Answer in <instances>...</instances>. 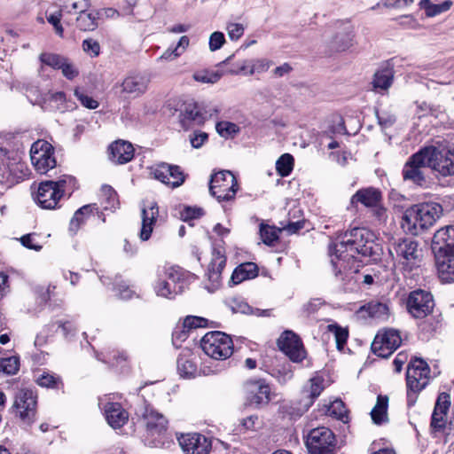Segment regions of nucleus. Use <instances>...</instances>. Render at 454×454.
<instances>
[{"label":"nucleus","mask_w":454,"mask_h":454,"mask_svg":"<svg viewBox=\"0 0 454 454\" xmlns=\"http://www.w3.org/2000/svg\"><path fill=\"white\" fill-rule=\"evenodd\" d=\"M364 308L371 317L383 321L388 318L389 309L386 303L372 301L367 303Z\"/></svg>","instance_id":"a19ab883"},{"label":"nucleus","mask_w":454,"mask_h":454,"mask_svg":"<svg viewBox=\"0 0 454 454\" xmlns=\"http://www.w3.org/2000/svg\"><path fill=\"white\" fill-rule=\"evenodd\" d=\"M223 76V73L219 71H213L207 69L198 70L193 73L192 78L194 81L200 83H210L214 84L217 82L221 77Z\"/></svg>","instance_id":"c03bdc74"},{"label":"nucleus","mask_w":454,"mask_h":454,"mask_svg":"<svg viewBox=\"0 0 454 454\" xmlns=\"http://www.w3.org/2000/svg\"><path fill=\"white\" fill-rule=\"evenodd\" d=\"M432 250L434 254L454 252V225L444 226L434 233Z\"/></svg>","instance_id":"4be33fe9"},{"label":"nucleus","mask_w":454,"mask_h":454,"mask_svg":"<svg viewBox=\"0 0 454 454\" xmlns=\"http://www.w3.org/2000/svg\"><path fill=\"white\" fill-rule=\"evenodd\" d=\"M153 176L155 179L172 188L181 186L185 181V175L181 170V168L168 163L160 164L153 170Z\"/></svg>","instance_id":"aec40b11"},{"label":"nucleus","mask_w":454,"mask_h":454,"mask_svg":"<svg viewBox=\"0 0 454 454\" xmlns=\"http://www.w3.org/2000/svg\"><path fill=\"white\" fill-rule=\"evenodd\" d=\"M74 96L81 102V104L88 109H96L98 106V102L87 95L80 89L74 90Z\"/></svg>","instance_id":"13d9d810"},{"label":"nucleus","mask_w":454,"mask_h":454,"mask_svg":"<svg viewBox=\"0 0 454 454\" xmlns=\"http://www.w3.org/2000/svg\"><path fill=\"white\" fill-rule=\"evenodd\" d=\"M331 267L334 274V277L341 287L347 291H353L357 287L358 279L356 277L358 273L356 270H352L351 269L347 270L348 262H338V260L331 253Z\"/></svg>","instance_id":"f3484780"},{"label":"nucleus","mask_w":454,"mask_h":454,"mask_svg":"<svg viewBox=\"0 0 454 454\" xmlns=\"http://www.w3.org/2000/svg\"><path fill=\"white\" fill-rule=\"evenodd\" d=\"M226 31L231 41H237L244 35L245 27L239 23H228Z\"/></svg>","instance_id":"e2e57ef3"},{"label":"nucleus","mask_w":454,"mask_h":454,"mask_svg":"<svg viewBox=\"0 0 454 454\" xmlns=\"http://www.w3.org/2000/svg\"><path fill=\"white\" fill-rule=\"evenodd\" d=\"M60 70L62 74L68 80H73L79 74L78 68L67 59L64 61Z\"/></svg>","instance_id":"69168bd1"},{"label":"nucleus","mask_w":454,"mask_h":454,"mask_svg":"<svg viewBox=\"0 0 454 454\" xmlns=\"http://www.w3.org/2000/svg\"><path fill=\"white\" fill-rule=\"evenodd\" d=\"M92 213V206L85 205L75 211L70 221L69 230L73 233H76L80 226L84 223L85 218Z\"/></svg>","instance_id":"37998d69"},{"label":"nucleus","mask_w":454,"mask_h":454,"mask_svg":"<svg viewBox=\"0 0 454 454\" xmlns=\"http://www.w3.org/2000/svg\"><path fill=\"white\" fill-rule=\"evenodd\" d=\"M387 408L388 397L387 395H378L376 404L370 413L374 424L380 425L388 420Z\"/></svg>","instance_id":"473e14b6"},{"label":"nucleus","mask_w":454,"mask_h":454,"mask_svg":"<svg viewBox=\"0 0 454 454\" xmlns=\"http://www.w3.org/2000/svg\"><path fill=\"white\" fill-rule=\"evenodd\" d=\"M247 402L251 405H264L270 401V388L264 380H249L244 384Z\"/></svg>","instance_id":"dca6fc26"},{"label":"nucleus","mask_w":454,"mask_h":454,"mask_svg":"<svg viewBox=\"0 0 454 454\" xmlns=\"http://www.w3.org/2000/svg\"><path fill=\"white\" fill-rule=\"evenodd\" d=\"M59 10L64 13H76L80 10L88 9L90 6L89 0H56Z\"/></svg>","instance_id":"79ce46f5"},{"label":"nucleus","mask_w":454,"mask_h":454,"mask_svg":"<svg viewBox=\"0 0 454 454\" xmlns=\"http://www.w3.org/2000/svg\"><path fill=\"white\" fill-rule=\"evenodd\" d=\"M177 372L183 378H193L197 373V364L192 357L181 354L177 358Z\"/></svg>","instance_id":"f704fd0d"},{"label":"nucleus","mask_w":454,"mask_h":454,"mask_svg":"<svg viewBox=\"0 0 454 454\" xmlns=\"http://www.w3.org/2000/svg\"><path fill=\"white\" fill-rule=\"evenodd\" d=\"M324 388V379L322 377L315 376L311 378L302 389V397L299 402L297 414L301 415L306 412L320 395Z\"/></svg>","instance_id":"412c9836"},{"label":"nucleus","mask_w":454,"mask_h":454,"mask_svg":"<svg viewBox=\"0 0 454 454\" xmlns=\"http://www.w3.org/2000/svg\"><path fill=\"white\" fill-rule=\"evenodd\" d=\"M138 412L145 427V441L146 444L151 447L161 445L163 443L161 437L168 429V419L163 414L145 403Z\"/></svg>","instance_id":"7ed1b4c3"},{"label":"nucleus","mask_w":454,"mask_h":454,"mask_svg":"<svg viewBox=\"0 0 454 454\" xmlns=\"http://www.w3.org/2000/svg\"><path fill=\"white\" fill-rule=\"evenodd\" d=\"M238 189V181L231 171L222 170L211 176L209 192L219 202L234 200Z\"/></svg>","instance_id":"6e6552de"},{"label":"nucleus","mask_w":454,"mask_h":454,"mask_svg":"<svg viewBox=\"0 0 454 454\" xmlns=\"http://www.w3.org/2000/svg\"><path fill=\"white\" fill-rule=\"evenodd\" d=\"M12 410L24 425H33L37 413V395L30 388L20 389L14 395Z\"/></svg>","instance_id":"423d86ee"},{"label":"nucleus","mask_w":454,"mask_h":454,"mask_svg":"<svg viewBox=\"0 0 454 454\" xmlns=\"http://www.w3.org/2000/svg\"><path fill=\"white\" fill-rule=\"evenodd\" d=\"M20 241L23 247L28 249L40 251L43 247L42 242L40 241V236L36 233H28L23 235L20 239Z\"/></svg>","instance_id":"5fc2aeb1"},{"label":"nucleus","mask_w":454,"mask_h":454,"mask_svg":"<svg viewBox=\"0 0 454 454\" xmlns=\"http://www.w3.org/2000/svg\"><path fill=\"white\" fill-rule=\"evenodd\" d=\"M108 424L114 428L121 427L128 421V412L118 403H108L105 407Z\"/></svg>","instance_id":"c85d7f7f"},{"label":"nucleus","mask_w":454,"mask_h":454,"mask_svg":"<svg viewBox=\"0 0 454 454\" xmlns=\"http://www.w3.org/2000/svg\"><path fill=\"white\" fill-rule=\"evenodd\" d=\"M394 71L390 67L378 70L373 76L372 86L375 90H387L392 85Z\"/></svg>","instance_id":"72a5a7b5"},{"label":"nucleus","mask_w":454,"mask_h":454,"mask_svg":"<svg viewBox=\"0 0 454 454\" xmlns=\"http://www.w3.org/2000/svg\"><path fill=\"white\" fill-rule=\"evenodd\" d=\"M305 444L309 454H333L337 440L331 429L318 427L309 432Z\"/></svg>","instance_id":"0eeeda50"},{"label":"nucleus","mask_w":454,"mask_h":454,"mask_svg":"<svg viewBox=\"0 0 454 454\" xmlns=\"http://www.w3.org/2000/svg\"><path fill=\"white\" fill-rule=\"evenodd\" d=\"M53 153V147L44 140H38L32 145L30 159L37 172L45 174L56 166Z\"/></svg>","instance_id":"f8f14e48"},{"label":"nucleus","mask_w":454,"mask_h":454,"mask_svg":"<svg viewBox=\"0 0 454 454\" xmlns=\"http://www.w3.org/2000/svg\"><path fill=\"white\" fill-rule=\"evenodd\" d=\"M294 159L289 153L281 155L276 162V169L282 177L287 176L293 170Z\"/></svg>","instance_id":"49530a36"},{"label":"nucleus","mask_w":454,"mask_h":454,"mask_svg":"<svg viewBox=\"0 0 454 454\" xmlns=\"http://www.w3.org/2000/svg\"><path fill=\"white\" fill-rule=\"evenodd\" d=\"M450 406V395H448L446 393H442L439 395V396L436 400L434 412H437V413L440 412V413H444L447 415Z\"/></svg>","instance_id":"bf43d9fd"},{"label":"nucleus","mask_w":454,"mask_h":454,"mask_svg":"<svg viewBox=\"0 0 454 454\" xmlns=\"http://www.w3.org/2000/svg\"><path fill=\"white\" fill-rule=\"evenodd\" d=\"M353 45V35L349 32L338 33L331 41L330 48L333 51H345Z\"/></svg>","instance_id":"e433bc0d"},{"label":"nucleus","mask_w":454,"mask_h":454,"mask_svg":"<svg viewBox=\"0 0 454 454\" xmlns=\"http://www.w3.org/2000/svg\"><path fill=\"white\" fill-rule=\"evenodd\" d=\"M184 272L179 268L171 267L167 271V280L169 281L172 286L182 285L184 287Z\"/></svg>","instance_id":"052dcab7"},{"label":"nucleus","mask_w":454,"mask_h":454,"mask_svg":"<svg viewBox=\"0 0 454 454\" xmlns=\"http://www.w3.org/2000/svg\"><path fill=\"white\" fill-rule=\"evenodd\" d=\"M110 160L117 164H125L134 158L135 150L131 143L117 140L109 146Z\"/></svg>","instance_id":"b1692460"},{"label":"nucleus","mask_w":454,"mask_h":454,"mask_svg":"<svg viewBox=\"0 0 454 454\" xmlns=\"http://www.w3.org/2000/svg\"><path fill=\"white\" fill-rule=\"evenodd\" d=\"M373 235L364 228H354L345 232L339 240L329 247L338 262L351 263L357 254L371 256L373 250Z\"/></svg>","instance_id":"f257e3e1"},{"label":"nucleus","mask_w":454,"mask_h":454,"mask_svg":"<svg viewBox=\"0 0 454 454\" xmlns=\"http://www.w3.org/2000/svg\"><path fill=\"white\" fill-rule=\"evenodd\" d=\"M40 61L54 69H60L67 58L54 53H42Z\"/></svg>","instance_id":"603ef678"},{"label":"nucleus","mask_w":454,"mask_h":454,"mask_svg":"<svg viewBox=\"0 0 454 454\" xmlns=\"http://www.w3.org/2000/svg\"><path fill=\"white\" fill-rule=\"evenodd\" d=\"M154 289L158 296L172 299L175 295L181 294L184 291V286L182 285L172 286L168 280H159L156 283Z\"/></svg>","instance_id":"c9c22d12"},{"label":"nucleus","mask_w":454,"mask_h":454,"mask_svg":"<svg viewBox=\"0 0 454 454\" xmlns=\"http://www.w3.org/2000/svg\"><path fill=\"white\" fill-rule=\"evenodd\" d=\"M419 7L424 9L427 17H434L440 13L447 12L452 6V2L446 0L442 4H433L430 0H420Z\"/></svg>","instance_id":"4c0bfd02"},{"label":"nucleus","mask_w":454,"mask_h":454,"mask_svg":"<svg viewBox=\"0 0 454 454\" xmlns=\"http://www.w3.org/2000/svg\"><path fill=\"white\" fill-rule=\"evenodd\" d=\"M406 306L408 312L414 318H425L432 313L434 301L431 293L417 289L410 293Z\"/></svg>","instance_id":"ddd939ff"},{"label":"nucleus","mask_w":454,"mask_h":454,"mask_svg":"<svg viewBox=\"0 0 454 454\" xmlns=\"http://www.w3.org/2000/svg\"><path fill=\"white\" fill-rule=\"evenodd\" d=\"M272 62L266 59H256L253 65H251L250 69L248 70L249 74H253L254 73H263L266 72Z\"/></svg>","instance_id":"338daca9"},{"label":"nucleus","mask_w":454,"mask_h":454,"mask_svg":"<svg viewBox=\"0 0 454 454\" xmlns=\"http://www.w3.org/2000/svg\"><path fill=\"white\" fill-rule=\"evenodd\" d=\"M215 129L223 138L234 137L240 131V129L237 124L227 121L216 122Z\"/></svg>","instance_id":"a18cd8bd"},{"label":"nucleus","mask_w":454,"mask_h":454,"mask_svg":"<svg viewBox=\"0 0 454 454\" xmlns=\"http://www.w3.org/2000/svg\"><path fill=\"white\" fill-rule=\"evenodd\" d=\"M150 80L142 75H131L126 77L120 85L115 87L121 88V93L128 95L133 98H139L144 95L147 90Z\"/></svg>","instance_id":"5701e85b"},{"label":"nucleus","mask_w":454,"mask_h":454,"mask_svg":"<svg viewBox=\"0 0 454 454\" xmlns=\"http://www.w3.org/2000/svg\"><path fill=\"white\" fill-rule=\"evenodd\" d=\"M97 358L106 364L117 365L122 361H125L127 359V356L124 352L112 350L106 352V354L102 353L101 355H98Z\"/></svg>","instance_id":"3c124183"},{"label":"nucleus","mask_w":454,"mask_h":454,"mask_svg":"<svg viewBox=\"0 0 454 454\" xmlns=\"http://www.w3.org/2000/svg\"><path fill=\"white\" fill-rule=\"evenodd\" d=\"M428 159L426 157L424 149L410 156L403 165L402 176L404 181L411 182L413 184L423 187L427 185L425 169L429 168Z\"/></svg>","instance_id":"1a4fd4ad"},{"label":"nucleus","mask_w":454,"mask_h":454,"mask_svg":"<svg viewBox=\"0 0 454 454\" xmlns=\"http://www.w3.org/2000/svg\"><path fill=\"white\" fill-rule=\"evenodd\" d=\"M423 149L430 168L442 176L454 175V149H438L434 146Z\"/></svg>","instance_id":"9d476101"},{"label":"nucleus","mask_w":454,"mask_h":454,"mask_svg":"<svg viewBox=\"0 0 454 454\" xmlns=\"http://www.w3.org/2000/svg\"><path fill=\"white\" fill-rule=\"evenodd\" d=\"M20 369V359L18 356H10L0 360V370L4 373L12 375Z\"/></svg>","instance_id":"864d4df0"},{"label":"nucleus","mask_w":454,"mask_h":454,"mask_svg":"<svg viewBox=\"0 0 454 454\" xmlns=\"http://www.w3.org/2000/svg\"><path fill=\"white\" fill-rule=\"evenodd\" d=\"M76 18L77 27L82 31H93L98 26L99 19V12H88V9L80 10L77 12Z\"/></svg>","instance_id":"7c9ffc66"},{"label":"nucleus","mask_w":454,"mask_h":454,"mask_svg":"<svg viewBox=\"0 0 454 454\" xmlns=\"http://www.w3.org/2000/svg\"><path fill=\"white\" fill-rule=\"evenodd\" d=\"M44 101H49L52 104V108L63 111L65 108L64 104L66 102V95L62 91L49 93L46 95Z\"/></svg>","instance_id":"6e6d98bb"},{"label":"nucleus","mask_w":454,"mask_h":454,"mask_svg":"<svg viewBox=\"0 0 454 454\" xmlns=\"http://www.w3.org/2000/svg\"><path fill=\"white\" fill-rule=\"evenodd\" d=\"M401 342L402 338L398 331L395 329H386L376 334L372 343V350L378 356L386 358L397 349Z\"/></svg>","instance_id":"4468645a"},{"label":"nucleus","mask_w":454,"mask_h":454,"mask_svg":"<svg viewBox=\"0 0 454 454\" xmlns=\"http://www.w3.org/2000/svg\"><path fill=\"white\" fill-rule=\"evenodd\" d=\"M82 47L83 51L91 58L98 57L100 53V44L95 39L88 38L83 40Z\"/></svg>","instance_id":"4d7b16f0"},{"label":"nucleus","mask_w":454,"mask_h":454,"mask_svg":"<svg viewBox=\"0 0 454 454\" xmlns=\"http://www.w3.org/2000/svg\"><path fill=\"white\" fill-rule=\"evenodd\" d=\"M55 184L62 196L66 193L71 194L76 189V180L71 176H61Z\"/></svg>","instance_id":"09e8293b"},{"label":"nucleus","mask_w":454,"mask_h":454,"mask_svg":"<svg viewBox=\"0 0 454 454\" xmlns=\"http://www.w3.org/2000/svg\"><path fill=\"white\" fill-rule=\"evenodd\" d=\"M101 204L105 210H114L119 202L116 192L110 185H103L100 191Z\"/></svg>","instance_id":"58836bf2"},{"label":"nucleus","mask_w":454,"mask_h":454,"mask_svg":"<svg viewBox=\"0 0 454 454\" xmlns=\"http://www.w3.org/2000/svg\"><path fill=\"white\" fill-rule=\"evenodd\" d=\"M417 241L411 239L394 240L389 247V254L393 259L403 266L412 269L419 262V251Z\"/></svg>","instance_id":"9b49d317"},{"label":"nucleus","mask_w":454,"mask_h":454,"mask_svg":"<svg viewBox=\"0 0 454 454\" xmlns=\"http://www.w3.org/2000/svg\"><path fill=\"white\" fill-rule=\"evenodd\" d=\"M430 368L426 361L414 358L408 365L406 372L407 402L410 406L417 400V395L428 384Z\"/></svg>","instance_id":"20e7f679"},{"label":"nucleus","mask_w":454,"mask_h":454,"mask_svg":"<svg viewBox=\"0 0 454 454\" xmlns=\"http://www.w3.org/2000/svg\"><path fill=\"white\" fill-rule=\"evenodd\" d=\"M177 441L186 454H208L211 450V441L200 434H181Z\"/></svg>","instance_id":"a211bd4d"},{"label":"nucleus","mask_w":454,"mask_h":454,"mask_svg":"<svg viewBox=\"0 0 454 454\" xmlns=\"http://www.w3.org/2000/svg\"><path fill=\"white\" fill-rule=\"evenodd\" d=\"M207 320L204 317L188 316L184 320V327L187 329H193L204 327L207 325Z\"/></svg>","instance_id":"774afa93"},{"label":"nucleus","mask_w":454,"mask_h":454,"mask_svg":"<svg viewBox=\"0 0 454 454\" xmlns=\"http://www.w3.org/2000/svg\"><path fill=\"white\" fill-rule=\"evenodd\" d=\"M442 207L436 203H422L406 209L401 226L407 233L419 235L430 228L440 217Z\"/></svg>","instance_id":"f03ea898"},{"label":"nucleus","mask_w":454,"mask_h":454,"mask_svg":"<svg viewBox=\"0 0 454 454\" xmlns=\"http://www.w3.org/2000/svg\"><path fill=\"white\" fill-rule=\"evenodd\" d=\"M225 43V37L223 33L215 31L211 34L209 36V50L211 51H215L219 50Z\"/></svg>","instance_id":"0e129e2a"},{"label":"nucleus","mask_w":454,"mask_h":454,"mask_svg":"<svg viewBox=\"0 0 454 454\" xmlns=\"http://www.w3.org/2000/svg\"><path fill=\"white\" fill-rule=\"evenodd\" d=\"M207 119L196 103H188L180 114V123L184 129H191L193 125H201Z\"/></svg>","instance_id":"393cba45"},{"label":"nucleus","mask_w":454,"mask_h":454,"mask_svg":"<svg viewBox=\"0 0 454 454\" xmlns=\"http://www.w3.org/2000/svg\"><path fill=\"white\" fill-rule=\"evenodd\" d=\"M226 265V257L220 249H215L212 254V259L208 265V279L214 284L218 285L221 278V273Z\"/></svg>","instance_id":"c756f323"},{"label":"nucleus","mask_w":454,"mask_h":454,"mask_svg":"<svg viewBox=\"0 0 454 454\" xmlns=\"http://www.w3.org/2000/svg\"><path fill=\"white\" fill-rule=\"evenodd\" d=\"M64 12L59 10L58 12L54 13H51L47 16V21L53 26L56 34L62 36L63 35V27L61 25V19Z\"/></svg>","instance_id":"680f3d73"},{"label":"nucleus","mask_w":454,"mask_h":454,"mask_svg":"<svg viewBox=\"0 0 454 454\" xmlns=\"http://www.w3.org/2000/svg\"><path fill=\"white\" fill-rule=\"evenodd\" d=\"M282 229L262 223L260 224L259 234L262 241L267 246H274L278 240L279 233Z\"/></svg>","instance_id":"ea45409f"},{"label":"nucleus","mask_w":454,"mask_h":454,"mask_svg":"<svg viewBox=\"0 0 454 454\" xmlns=\"http://www.w3.org/2000/svg\"><path fill=\"white\" fill-rule=\"evenodd\" d=\"M278 346L294 363L301 362L305 358L306 352L302 342L292 331H286L280 335Z\"/></svg>","instance_id":"2eb2a0df"},{"label":"nucleus","mask_w":454,"mask_h":454,"mask_svg":"<svg viewBox=\"0 0 454 454\" xmlns=\"http://www.w3.org/2000/svg\"><path fill=\"white\" fill-rule=\"evenodd\" d=\"M327 330L332 333L335 338L336 346L338 349H342L347 342L348 337V331L337 324H331L327 325Z\"/></svg>","instance_id":"de8ad7c7"},{"label":"nucleus","mask_w":454,"mask_h":454,"mask_svg":"<svg viewBox=\"0 0 454 454\" xmlns=\"http://www.w3.org/2000/svg\"><path fill=\"white\" fill-rule=\"evenodd\" d=\"M258 274L257 265L254 262H246L239 265L231 275V282L235 285L247 279L254 278Z\"/></svg>","instance_id":"2f4dec72"},{"label":"nucleus","mask_w":454,"mask_h":454,"mask_svg":"<svg viewBox=\"0 0 454 454\" xmlns=\"http://www.w3.org/2000/svg\"><path fill=\"white\" fill-rule=\"evenodd\" d=\"M200 347L207 356L215 360H226L233 353L231 338L219 331L207 333L200 340Z\"/></svg>","instance_id":"39448f33"},{"label":"nucleus","mask_w":454,"mask_h":454,"mask_svg":"<svg viewBox=\"0 0 454 454\" xmlns=\"http://www.w3.org/2000/svg\"><path fill=\"white\" fill-rule=\"evenodd\" d=\"M159 215V207L157 203L153 202L146 208H142V227L140 231V239L143 241L149 239L153 232V224Z\"/></svg>","instance_id":"cd10ccee"},{"label":"nucleus","mask_w":454,"mask_h":454,"mask_svg":"<svg viewBox=\"0 0 454 454\" xmlns=\"http://www.w3.org/2000/svg\"><path fill=\"white\" fill-rule=\"evenodd\" d=\"M435 254V264L439 278L442 282H454V252Z\"/></svg>","instance_id":"a878e982"},{"label":"nucleus","mask_w":454,"mask_h":454,"mask_svg":"<svg viewBox=\"0 0 454 454\" xmlns=\"http://www.w3.org/2000/svg\"><path fill=\"white\" fill-rule=\"evenodd\" d=\"M328 412L331 416L341 420L342 422H348V411L341 400L333 401L328 408Z\"/></svg>","instance_id":"8fccbe9b"},{"label":"nucleus","mask_w":454,"mask_h":454,"mask_svg":"<svg viewBox=\"0 0 454 454\" xmlns=\"http://www.w3.org/2000/svg\"><path fill=\"white\" fill-rule=\"evenodd\" d=\"M62 197L54 181H44L37 188L35 200L42 208L54 209Z\"/></svg>","instance_id":"6ab92c4d"},{"label":"nucleus","mask_w":454,"mask_h":454,"mask_svg":"<svg viewBox=\"0 0 454 454\" xmlns=\"http://www.w3.org/2000/svg\"><path fill=\"white\" fill-rule=\"evenodd\" d=\"M382 201L381 192L374 187L359 189L350 200L351 205L361 203L366 207H376Z\"/></svg>","instance_id":"bb28decb"}]
</instances>
